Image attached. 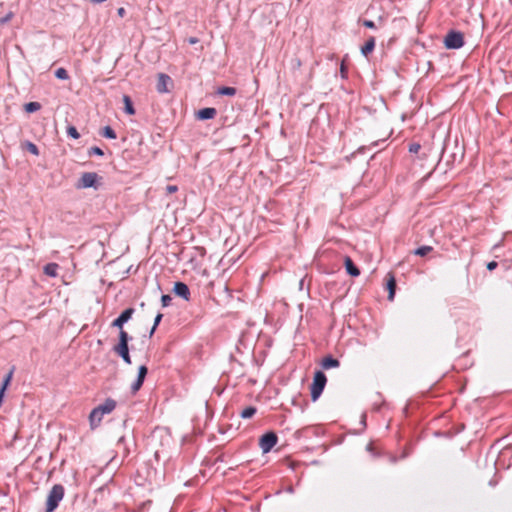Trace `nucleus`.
<instances>
[{
	"label": "nucleus",
	"mask_w": 512,
	"mask_h": 512,
	"mask_svg": "<svg viewBox=\"0 0 512 512\" xmlns=\"http://www.w3.org/2000/svg\"><path fill=\"white\" fill-rule=\"evenodd\" d=\"M116 408V401L107 398L103 404L95 407L89 414V423L91 429H96L102 422L103 416L110 414Z\"/></svg>",
	"instance_id": "1"
},
{
	"label": "nucleus",
	"mask_w": 512,
	"mask_h": 512,
	"mask_svg": "<svg viewBox=\"0 0 512 512\" xmlns=\"http://www.w3.org/2000/svg\"><path fill=\"white\" fill-rule=\"evenodd\" d=\"M64 494V487L61 484H55L48 493L45 512H53L64 498Z\"/></svg>",
	"instance_id": "2"
},
{
	"label": "nucleus",
	"mask_w": 512,
	"mask_h": 512,
	"mask_svg": "<svg viewBox=\"0 0 512 512\" xmlns=\"http://www.w3.org/2000/svg\"><path fill=\"white\" fill-rule=\"evenodd\" d=\"M327 382L324 372L318 370L314 373L313 382L310 386L311 399L316 401L322 394Z\"/></svg>",
	"instance_id": "3"
},
{
	"label": "nucleus",
	"mask_w": 512,
	"mask_h": 512,
	"mask_svg": "<svg viewBox=\"0 0 512 512\" xmlns=\"http://www.w3.org/2000/svg\"><path fill=\"white\" fill-rule=\"evenodd\" d=\"M444 44L447 49H459L464 45L463 34L459 31L451 30L447 33L444 39Z\"/></svg>",
	"instance_id": "4"
},
{
	"label": "nucleus",
	"mask_w": 512,
	"mask_h": 512,
	"mask_svg": "<svg viewBox=\"0 0 512 512\" xmlns=\"http://www.w3.org/2000/svg\"><path fill=\"white\" fill-rule=\"evenodd\" d=\"M278 436L275 432H267L263 434L259 439V447L263 454H266L272 450V448L277 444Z\"/></svg>",
	"instance_id": "5"
},
{
	"label": "nucleus",
	"mask_w": 512,
	"mask_h": 512,
	"mask_svg": "<svg viewBox=\"0 0 512 512\" xmlns=\"http://www.w3.org/2000/svg\"><path fill=\"white\" fill-rule=\"evenodd\" d=\"M99 179V176L95 172H84L81 177L78 179L75 187L77 189H86L94 187L96 188V183Z\"/></svg>",
	"instance_id": "6"
},
{
	"label": "nucleus",
	"mask_w": 512,
	"mask_h": 512,
	"mask_svg": "<svg viewBox=\"0 0 512 512\" xmlns=\"http://www.w3.org/2000/svg\"><path fill=\"white\" fill-rule=\"evenodd\" d=\"M134 308L125 309L111 324L112 327L123 329V325L128 322L134 314Z\"/></svg>",
	"instance_id": "7"
},
{
	"label": "nucleus",
	"mask_w": 512,
	"mask_h": 512,
	"mask_svg": "<svg viewBox=\"0 0 512 512\" xmlns=\"http://www.w3.org/2000/svg\"><path fill=\"white\" fill-rule=\"evenodd\" d=\"M147 372H148V369H147V367L145 365H141L139 367L137 378L133 382V384L131 385L132 393H136L137 391L140 390V388L142 387V385L144 383V380H145V377L147 375Z\"/></svg>",
	"instance_id": "8"
},
{
	"label": "nucleus",
	"mask_w": 512,
	"mask_h": 512,
	"mask_svg": "<svg viewBox=\"0 0 512 512\" xmlns=\"http://www.w3.org/2000/svg\"><path fill=\"white\" fill-rule=\"evenodd\" d=\"M171 83H172V80L169 75L160 73L158 75L156 89L159 93H168L169 92L168 85Z\"/></svg>",
	"instance_id": "9"
},
{
	"label": "nucleus",
	"mask_w": 512,
	"mask_h": 512,
	"mask_svg": "<svg viewBox=\"0 0 512 512\" xmlns=\"http://www.w3.org/2000/svg\"><path fill=\"white\" fill-rule=\"evenodd\" d=\"M173 292L183 298L184 300L188 301L190 299V289L187 284L184 282H176L173 287Z\"/></svg>",
	"instance_id": "10"
},
{
	"label": "nucleus",
	"mask_w": 512,
	"mask_h": 512,
	"mask_svg": "<svg viewBox=\"0 0 512 512\" xmlns=\"http://www.w3.org/2000/svg\"><path fill=\"white\" fill-rule=\"evenodd\" d=\"M217 114V110L213 107H207V108H203V109H200L198 112H197V118L199 120H209V119H213Z\"/></svg>",
	"instance_id": "11"
},
{
	"label": "nucleus",
	"mask_w": 512,
	"mask_h": 512,
	"mask_svg": "<svg viewBox=\"0 0 512 512\" xmlns=\"http://www.w3.org/2000/svg\"><path fill=\"white\" fill-rule=\"evenodd\" d=\"M113 351L118 354L126 364H131V357L129 354L128 345L114 346Z\"/></svg>",
	"instance_id": "12"
},
{
	"label": "nucleus",
	"mask_w": 512,
	"mask_h": 512,
	"mask_svg": "<svg viewBox=\"0 0 512 512\" xmlns=\"http://www.w3.org/2000/svg\"><path fill=\"white\" fill-rule=\"evenodd\" d=\"M344 264L346 268V272L353 277H357L360 275V270L358 267L354 264L352 259L349 256H346L344 259Z\"/></svg>",
	"instance_id": "13"
},
{
	"label": "nucleus",
	"mask_w": 512,
	"mask_h": 512,
	"mask_svg": "<svg viewBox=\"0 0 512 512\" xmlns=\"http://www.w3.org/2000/svg\"><path fill=\"white\" fill-rule=\"evenodd\" d=\"M321 366L323 369L338 368L340 361L331 355H328L322 359Z\"/></svg>",
	"instance_id": "14"
},
{
	"label": "nucleus",
	"mask_w": 512,
	"mask_h": 512,
	"mask_svg": "<svg viewBox=\"0 0 512 512\" xmlns=\"http://www.w3.org/2000/svg\"><path fill=\"white\" fill-rule=\"evenodd\" d=\"M375 38L373 36H370L365 44L361 47V53L363 56L367 57L375 48Z\"/></svg>",
	"instance_id": "15"
},
{
	"label": "nucleus",
	"mask_w": 512,
	"mask_h": 512,
	"mask_svg": "<svg viewBox=\"0 0 512 512\" xmlns=\"http://www.w3.org/2000/svg\"><path fill=\"white\" fill-rule=\"evenodd\" d=\"M59 265L51 262L44 266L43 271L47 276L56 277L58 275Z\"/></svg>",
	"instance_id": "16"
},
{
	"label": "nucleus",
	"mask_w": 512,
	"mask_h": 512,
	"mask_svg": "<svg viewBox=\"0 0 512 512\" xmlns=\"http://www.w3.org/2000/svg\"><path fill=\"white\" fill-rule=\"evenodd\" d=\"M123 102H124V111H125V113H127L128 115H134L135 114V109L133 107V103H132L131 98L128 95H124L123 96Z\"/></svg>",
	"instance_id": "17"
},
{
	"label": "nucleus",
	"mask_w": 512,
	"mask_h": 512,
	"mask_svg": "<svg viewBox=\"0 0 512 512\" xmlns=\"http://www.w3.org/2000/svg\"><path fill=\"white\" fill-rule=\"evenodd\" d=\"M100 135L107 139H116L117 135L114 129L110 126H105L102 128Z\"/></svg>",
	"instance_id": "18"
},
{
	"label": "nucleus",
	"mask_w": 512,
	"mask_h": 512,
	"mask_svg": "<svg viewBox=\"0 0 512 512\" xmlns=\"http://www.w3.org/2000/svg\"><path fill=\"white\" fill-rule=\"evenodd\" d=\"M131 336H129V334L123 330V329H120L119 331V342L116 346H124V345H128L129 341L131 340Z\"/></svg>",
	"instance_id": "19"
},
{
	"label": "nucleus",
	"mask_w": 512,
	"mask_h": 512,
	"mask_svg": "<svg viewBox=\"0 0 512 512\" xmlns=\"http://www.w3.org/2000/svg\"><path fill=\"white\" fill-rule=\"evenodd\" d=\"M432 251H433V247L432 246L424 245V246H420L417 249H415L413 251V254L416 255V256L424 257V256H426L428 253H430Z\"/></svg>",
	"instance_id": "20"
},
{
	"label": "nucleus",
	"mask_w": 512,
	"mask_h": 512,
	"mask_svg": "<svg viewBox=\"0 0 512 512\" xmlns=\"http://www.w3.org/2000/svg\"><path fill=\"white\" fill-rule=\"evenodd\" d=\"M257 412V409L256 407L254 406H248L246 408H244L241 413H240V416L243 418V419H248V418H251L253 417Z\"/></svg>",
	"instance_id": "21"
},
{
	"label": "nucleus",
	"mask_w": 512,
	"mask_h": 512,
	"mask_svg": "<svg viewBox=\"0 0 512 512\" xmlns=\"http://www.w3.org/2000/svg\"><path fill=\"white\" fill-rule=\"evenodd\" d=\"M236 92H237L236 88L228 87V86L220 87L217 90V94L224 95V96H234L236 94Z\"/></svg>",
	"instance_id": "22"
},
{
	"label": "nucleus",
	"mask_w": 512,
	"mask_h": 512,
	"mask_svg": "<svg viewBox=\"0 0 512 512\" xmlns=\"http://www.w3.org/2000/svg\"><path fill=\"white\" fill-rule=\"evenodd\" d=\"M395 287H396V281L393 276L390 277V279L387 281V288L389 290V300H392L394 298L395 294Z\"/></svg>",
	"instance_id": "23"
},
{
	"label": "nucleus",
	"mask_w": 512,
	"mask_h": 512,
	"mask_svg": "<svg viewBox=\"0 0 512 512\" xmlns=\"http://www.w3.org/2000/svg\"><path fill=\"white\" fill-rule=\"evenodd\" d=\"M24 109L27 113H33L41 109V104L39 102H29L25 104Z\"/></svg>",
	"instance_id": "24"
},
{
	"label": "nucleus",
	"mask_w": 512,
	"mask_h": 512,
	"mask_svg": "<svg viewBox=\"0 0 512 512\" xmlns=\"http://www.w3.org/2000/svg\"><path fill=\"white\" fill-rule=\"evenodd\" d=\"M55 76L56 78L60 79V80H67L69 78V75H68V72L65 68H58L56 71H55Z\"/></svg>",
	"instance_id": "25"
},
{
	"label": "nucleus",
	"mask_w": 512,
	"mask_h": 512,
	"mask_svg": "<svg viewBox=\"0 0 512 512\" xmlns=\"http://www.w3.org/2000/svg\"><path fill=\"white\" fill-rule=\"evenodd\" d=\"M67 135L69 137L73 138V139H79L80 138V134H79L78 130L73 125H70V126L67 127Z\"/></svg>",
	"instance_id": "26"
},
{
	"label": "nucleus",
	"mask_w": 512,
	"mask_h": 512,
	"mask_svg": "<svg viewBox=\"0 0 512 512\" xmlns=\"http://www.w3.org/2000/svg\"><path fill=\"white\" fill-rule=\"evenodd\" d=\"M162 317H163V315H162L161 313H158V314L156 315V317H155V319H154V324H153V326H152V328H151V330H150V332H149V336H150V337L154 334V332H155V330H156L157 326L159 325V323H160V322H161V320H162Z\"/></svg>",
	"instance_id": "27"
},
{
	"label": "nucleus",
	"mask_w": 512,
	"mask_h": 512,
	"mask_svg": "<svg viewBox=\"0 0 512 512\" xmlns=\"http://www.w3.org/2000/svg\"><path fill=\"white\" fill-rule=\"evenodd\" d=\"M88 155L89 156H92V155L103 156L104 152L100 147L94 146L88 150Z\"/></svg>",
	"instance_id": "28"
},
{
	"label": "nucleus",
	"mask_w": 512,
	"mask_h": 512,
	"mask_svg": "<svg viewBox=\"0 0 512 512\" xmlns=\"http://www.w3.org/2000/svg\"><path fill=\"white\" fill-rule=\"evenodd\" d=\"M26 146H27V150H28L31 154H33V155H35V156H38V155H39V149H38V147H37L34 143H32V142H27Z\"/></svg>",
	"instance_id": "29"
},
{
	"label": "nucleus",
	"mask_w": 512,
	"mask_h": 512,
	"mask_svg": "<svg viewBox=\"0 0 512 512\" xmlns=\"http://www.w3.org/2000/svg\"><path fill=\"white\" fill-rule=\"evenodd\" d=\"M13 17H14V13L12 11H9L5 16L0 18V25H5L9 21H11Z\"/></svg>",
	"instance_id": "30"
},
{
	"label": "nucleus",
	"mask_w": 512,
	"mask_h": 512,
	"mask_svg": "<svg viewBox=\"0 0 512 512\" xmlns=\"http://www.w3.org/2000/svg\"><path fill=\"white\" fill-rule=\"evenodd\" d=\"M172 297L168 294L162 295L161 297V303L163 307H167L171 304Z\"/></svg>",
	"instance_id": "31"
},
{
	"label": "nucleus",
	"mask_w": 512,
	"mask_h": 512,
	"mask_svg": "<svg viewBox=\"0 0 512 512\" xmlns=\"http://www.w3.org/2000/svg\"><path fill=\"white\" fill-rule=\"evenodd\" d=\"M11 377H12V371L6 376V378L3 381L2 386L0 388V392H2L3 394L5 392V389H6L7 385L9 384V382L11 380Z\"/></svg>",
	"instance_id": "32"
},
{
	"label": "nucleus",
	"mask_w": 512,
	"mask_h": 512,
	"mask_svg": "<svg viewBox=\"0 0 512 512\" xmlns=\"http://www.w3.org/2000/svg\"><path fill=\"white\" fill-rule=\"evenodd\" d=\"M362 24L369 29H376V24L372 20H363Z\"/></svg>",
	"instance_id": "33"
},
{
	"label": "nucleus",
	"mask_w": 512,
	"mask_h": 512,
	"mask_svg": "<svg viewBox=\"0 0 512 512\" xmlns=\"http://www.w3.org/2000/svg\"><path fill=\"white\" fill-rule=\"evenodd\" d=\"M421 146L418 143H412L409 145L410 153H417L420 150Z\"/></svg>",
	"instance_id": "34"
},
{
	"label": "nucleus",
	"mask_w": 512,
	"mask_h": 512,
	"mask_svg": "<svg viewBox=\"0 0 512 512\" xmlns=\"http://www.w3.org/2000/svg\"><path fill=\"white\" fill-rule=\"evenodd\" d=\"M177 190H178V187L176 185H168L166 187V191L169 194L175 193V192H177Z\"/></svg>",
	"instance_id": "35"
},
{
	"label": "nucleus",
	"mask_w": 512,
	"mask_h": 512,
	"mask_svg": "<svg viewBox=\"0 0 512 512\" xmlns=\"http://www.w3.org/2000/svg\"><path fill=\"white\" fill-rule=\"evenodd\" d=\"M498 266V263L496 261H491L487 264V269L489 271H493Z\"/></svg>",
	"instance_id": "36"
},
{
	"label": "nucleus",
	"mask_w": 512,
	"mask_h": 512,
	"mask_svg": "<svg viewBox=\"0 0 512 512\" xmlns=\"http://www.w3.org/2000/svg\"><path fill=\"white\" fill-rule=\"evenodd\" d=\"M340 73H341L342 78L347 77V69H346L344 63L341 64Z\"/></svg>",
	"instance_id": "37"
},
{
	"label": "nucleus",
	"mask_w": 512,
	"mask_h": 512,
	"mask_svg": "<svg viewBox=\"0 0 512 512\" xmlns=\"http://www.w3.org/2000/svg\"><path fill=\"white\" fill-rule=\"evenodd\" d=\"M117 14L119 17H124L126 14V10L123 7L118 8Z\"/></svg>",
	"instance_id": "38"
},
{
	"label": "nucleus",
	"mask_w": 512,
	"mask_h": 512,
	"mask_svg": "<svg viewBox=\"0 0 512 512\" xmlns=\"http://www.w3.org/2000/svg\"><path fill=\"white\" fill-rule=\"evenodd\" d=\"M198 42H199V40H198V38H196V37H190V38L188 39V43H189V44H191V45L196 44V43H198Z\"/></svg>",
	"instance_id": "39"
},
{
	"label": "nucleus",
	"mask_w": 512,
	"mask_h": 512,
	"mask_svg": "<svg viewBox=\"0 0 512 512\" xmlns=\"http://www.w3.org/2000/svg\"><path fill=\"white\" fill-rule=\"evenodd\" d=\"M106 0H91V2L95 3V4H99V3H103L105 2Z\"/></svg>",
	"instance_id": "40"
},
{
	"label": "nucleus",
	"mask_w": 512,
	"mask_h": 512,
	"mask_svg": "<svg viewBox=\"0 0 512 512\" xmlns=\"http://www.w3.org/2000/svg\"><path fill=\"white\" fill-rule=\"evenodd\" d=\"M390 461H391V463H396L397 458H396V457H394V456H392V457H390Z\"/></svg>",
	"instance_id": "41"
}]
</instances>
